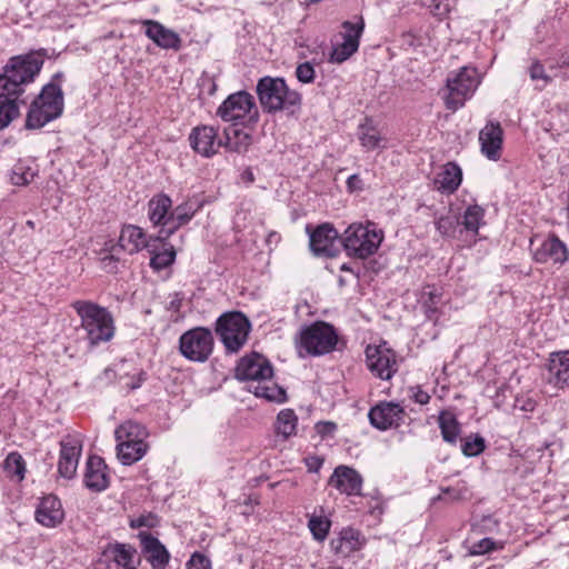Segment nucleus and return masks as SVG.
Listing matches in <instances>:
<instances>
[{
    "mask_svg": "<svg viewBox=\"0 0 569 569\" xmlns=\"http://www.w3.org/2000/svg\"><path fill=\"white\" fill-rule=\"evenodd\" d=\"M43 66L37 53L14 56L0 73V130L19 116L18 100L26 86L34 81Z\"/></svg>",
    "mask_w": 569,
    "mask_h": 569,
    "instance_id": "obj_1",
    "label": "nucleus"
},
{
    "mask_svg": "<svg viewBox=\"0 0 569 569\" xmlns=\"http://www.w3.org/2000/svg\"><path fill=\"white\" fill-rule=\"evenodd\" d=\"M71 307L80 318V328L84 331V339L90 347H97L113 338L114 320L107 308L89 300L73 301Z\"/></svg>",
    "mask_w": 569,
    "mask_h": 569,
    "instance_id": "obj_2",
    "label": "nucleus"
},
{
    "mask_svg": "<svg viewBox=\"0 0 569 569\" xmlns=\"http://www.w3.org/2000/svg\"><path fill=\"white\" fill-rule=\"evenodd\" d=\"M257 93L262 108L268 112L286 111L293 114L301 106V94L291 90L281 78L260 79Z\"/></svg>",
    "mask_w": 569,
    "mask_h": 569,
    "instance_id": "obj_3",
    "label": "nucleus"
},
{
    "mask_svg": "<svg viewBox=\"0 0 569 569\" xmlns=\"http://www.w3.org/2000/svg\"><path fill=\"white\" fill-rule=\"evenodd\" d=\"M385 238L375 222L350 224L341 236V244L349 257L367 259L373 256Z\"/></svg>",
    "mask_w": 569,
    "mask_h": 569,
    "instance_id": "obj_4",
    "label": "nucleus"
},
{
    "mask_svg": "<svg viewBox=\"0 0 569 569\" xmlns=\"http://www.w3.org/2000/svg\"><path fill=\"white\" fill-rule=\"evenodd\" d=\"M117 457L123 466H131L141 460L149 450V432L137 421L127 420L114 431Z\"/></svg>",
    "mask_w": 569,
    "mask_h": 569,
    "instance_id": "obj_5",
    "label": "nucleus"
},
{
    "mask_svg": "<svg viewBox=\"0 0 569 569\" xmlns=\"http://www.w3.org/2000/svg\"><path fill=\"white\" fill-rule=\"evenodd\" d=\"M63 111V93L58 83L53 81L46 84L36 98L27 114L26 127L40 129L50 121L59 118Z\"/></svg>",
    "mask_w": 569,
    "mask_h": 569,
    "instance_id": "obj_6",
    "label": "nucleus"
},
{
    "mask_svg": "<svg viewBox=\"0 0 569 569\" xmlns=\"http://www.w3.org/2000/svg\"><path fill=\"white\" fill-rule=\"evenodd\" d=\"M250 329L249 319L240 311L226 312L218 318L216 323V331L230 352H237L243 347Z\"/></svg>",
    "mask_w": 569,
    "mask_h": 569,
    "instance_id": "obj_7",
    "label": "nucleus"
},
{
    "mask_svg": "<svg viewBox=\"0 0 569 569\" xmlns=\"http://www.w3.org/2000/svg\"><path fill=\"white\" fill-rule=\"evenodd\" d=\"M480 83V77L476 68L462 67L458 72L447 78L448 94L446 107L457 111L470 99Z\"/></svg>",
    "mask_w": 569,
    "mask_h": 569,
    "instance_id": "obj_8",
    "label": "nucleus"
},
{
    "mask_svg": "<svg viewBox=\"0 0 569 569\" xmlns=\"http://www.w3.org/2000/svg\"><path fill=\"white\" fill-rule=\"evenodd\" d=\"M216 113L222 121L234 124L254 122L258 118L254 99L247 91L229 94L218 107Z\"/></svg>",
    "mask_w": 569,
    "mask_h": 569,
    "instance_id": "obj_9",
    "label": "nucleus"
},
{
    "mask_svg": "<svg viewBox=\"0 0 569 569\" xmlns=\"http://www.w3.org/2000/svg\"><path fill=\"white\" fill-rule=\"evenodd\" d=\"M338 342L335 328L323 321H317L300 332V350L309 356H322L331 352Z\"/></svg>",
    "mask_w": 569,
    "mask_h": 569,
    "instance_id": "obj_10",
    "label": "nucleus"
},
{
    "mask_svg": "<svg viewBox=\"0 0 569 569\" xmlns=\"http://www.w3.org/2000/svg\"><path fill=\"white\" fill-rule=\"evenodd\" d=\"M212 332L204 327H196L180 336V353L193 362H206L213 351Z\"/></svg>",
    "mask_w": 569,
    "mask_h": 569,
    "instance_id": "obj_11",
    "label": "nucleus"
},
{
    "mask_svg": "<svg viewBox=\"0 0 569 569\" xmlns=\"http://www.w3.org/2000/svg\"><path fill=\"white\" fill-rule=\"evenodd\" d=\"M366 362L370 372L381 380H390L398 371L397 356L387 342L367 346Z\"/></svg>",
    "mask_w": 569,
    "mask_h": 569,
    "instance_id": "obj_12",
    "label": "nucleus"
},
{
    "mask_svg": "<svg viewBox=\"0 0 569 569\" xmlns=\"http://www.w3.org/2000/svg\"><path fill=\"white\" fill-rule=\"evenodd\" d=\"M236 378L248 382L247 387L266 378H273V368L269 360L259 353L242 357L236 367Z\"/></svg>",
    "mask_w": 569,
    "mask_h": 569,
    "instance_id": "obj_13",
    "label": "nucleus"
},
{
    "mask_svg": "<svg viewBox=\"0 0 569 569\" xmlns=\"http://www.w3.org/2000/svg\"><path fill=\"white\" fill-rule=\"evenodd\" d=\"M218 128L209 124H200L192 128L189 134V143L192 150L203 158L217 154L223 146V139L219 137Z\"/></svg>",
    "mask_w": 569,
    "mask_h": 569,
    "instance_id": "obj_14",
    "label": "nucleus"
},
{
    "mask_svg": "<svg viewBox=\"0 0 569 569\" xmlns=\"http://www.w3.org/2000/svg\"><path fill=\"white\" fill-rule=\"evenodd\" d=\"M403 407L393 401H380L368 413L372 427L386 431L399 427L405 419Z\"/></svg>",
    "mask_w": 569,
    "mask_h": 569,
    "instance_id": "obj_15",
    "label": "nucleus"
},
{
    "mask_svg": "<svg viewBox=\"0 0 569 569\" xmlns=\"http://www.w3.org/2000/svg\"><path fill=\"white\" fill-rule=\"evenodd\" d=\"M309 232L310 249L317 256L335 257L339 251L341 238L338 231L329 223L318 226L315 230Z\"/></svg>",
    "mask_w": 569,
    "mask_h": 569,
    "instance_id": "obj_16",
    "label": "nucleus"
},
{
    "mask_svg": "<svg viewBox=\"0 0 569 569\" xmlns=\"http://www.w3.org/2000/svg\"><path fill=\"white\" fill-rule=\"evenodd\" d=\"M81 451L82 442L78 437L68 435L61 439L58 461V472L61 477L66 479L74 477Z\"/></svg>",
    "mask_w": 569,
    "mask_h": 569,
    "instance_id": "obj_17",
    "label": "nucleus"
},
{
    "mask_svg": "<svg viewBox=\"0 0 569 569\" xmlns=\"http://www.w3.org/2000/svg\"><path fill=\"white\" fill-rule=\"evenodd\" d=\"M342 28V42L337 43L330 54V60L337 63L345 62L358 50L360 37L363 31V22L352 23L345 21Z\"/></svg>",
    "mask_w": 569,
    "mask_h": 569,
    "instance_id": "obj_18",
    "label": "nucleus"
},
{
    "mask_svg": "<svg viewBox=\"0 0 569 569\" xmlns=\"http://www.w3.org/2000/svg\"><path fill=\"white\" fill-rule=\"evenodd\" d=\"M141 552L152 569H167L170 553L166 546L148 530L138 533Z\"/></svg>",
    "mask_w": 569,
    "mask_h": 569,
    "instance_id": "obj_19",
    "label": "nucleus"
},
{
    "mask_svg": "<svg viewBox=\"0 0 569 569\" xmlns=\"http://www.w3.org/2000/svg\"><path fill=\"white\" fill-rule=\"evenodd\" d=\"M479 144L481 153L491 161L501 158L503 144V129L499 122L488 121L479 131Z\"/></svg>",
    "mask_w": 569,
    "mask_h": 569,
    "instance_id": "obj_20",
    "label": "nucleus"
},
{
    "mask_svg": "<svg viewBox=\"0 0 569 569\" xmlns=\"http://www.w3.org/2000/svg\"><path fill=\"white\" fill-rule=\"evenodd\" d=\"M532 259L538 263L551 261L556 264H563L569 259V250L565 242L556 234H551L532 250Z\"/></svg>",
    "mask_w": 569,
    "mask_h": 569,
    "instance_id": "obj_21",
    "label": "nucleus"
},
{
    "mask_svg": "<svg viewBox=\"0 0 569 569\" xmlns=\"http://www.w3.org/2000/svg\"><path fill=\"white\" fill-rule=\"evenodd\" d=\"M362 481L360 473L347 466H338L329 478V485L347 496H359Z\"/></svg>",
    "mask_w": 569,
    "mask_h": 569,
    "instance_id": "obj_22",
    "label": "nucleus"
},
{
    "mask_svg": "<svg viewBox=\"0 0 569 569\" xmlns=\"http://www.w3.org/2000/svg\"><path fill=\"white\" fill-rule=\"evenodd\" d=\"M172 207V201L169 196L166 193H159L153 196L149 202H148V217L150 221L154 226H160L161 230L159 231V236L157 239L159 240H166L167 238H163L166 234V231L168 230L170 226V209Z\"/></svg>",
    "mask_w": 569,
    "mask_h": 569,
    "instance_id": "obj_23",
    "label": "nucleus"
},
{
    "mask_svg": "<svg viewBox=\"0 0 569 569\" xmlns=\"http://www.w3.org/2000/svg\"><path fill=\"white\" fill-rule=\"evenodd\" d=\"M153 241L160 240L148 238L143 229L138 226L126 224L120 231L118 244L126 252L133 254L143 249L151 248Z\"/></svg>",
    "mask_w": 569,
    "mask_h": 569,
    "instance_id": "obj_24",
    "label": "nucleus"
},
{
    "mask_svg": "<svg viewBox=\"0 0 569 569\" xmlns=\"http://www.w3.org/2000/svg\"><path fill=\"white\" fill-rule=\"evenodd\" d=\"M103 557L121 569H138L141 562L137 549L129 543H109Z\"/></svg>",
    "mask_w": 569,
    "mask_h": 569,
    "instance_id": "obj_25",
    "label": "nucleus"
},
{
    "mask_svg": "<svg viewBox=\"0 0 569 569\" xmlns=\"http://www.w3.org/2000/svg\"><path fill=\"white\" fill-rule=\"evenodd\" d=\"M146 26V36L152 40L159 48L166 50H174L178 51L181 48V38L180 36L171 30L166 28L162 23L156 20H146L143 21Z\"/></svg>",
    "mask_w": 569,
    "mask_h": 569,
    "instance_id": "obj_26",
    "label": "nucleus"
},
{
    "mask_svg": "<svg viewBox=\"0 0 569 569\" xmlns=\"http://www.w3.org/2000/svg\"><path fill=\"white\" fill-rule=\"evenodd\" d=\"M64 512L58 497L44 496L36 510V520L43 527L54 528L63 521Z\"/></svg>",
    "mask_w": 569,
    "mask_h": 569,
    "instance_id": "obj_27",
    "label": "nucleus"
},
{
    "mask_svg": "<svg viewBox=\"0 0 569 569\" xmlns=\"http://www.w3.org/2000/svg\"><path fill=\"white\" fill-rule=\"evenodd\" d=\"M84 485L92 491H103L109 486L107 465L98 456H90L86 463Z\"/></svg>",
    "mask_w": 569,
    "mask_h": 569,
    "instance_id": "obj_28",
    "label": "nucleus"
},
{
    "mask_svg": "<svg viewBox=\"0 0 569 569\" xmlns=\"http://www.w3.org/2000/svg\"><path fill=\"white\" fill-rule=\"evenodd\" d=\"M418 303L427 319L436 323L439 319L440 309L443 305L442 288L436 284L423 286L418 296Z\"/></svg>",
    "mask_w": 569,
    "mask_h": 569,
    "instance_id": "obj_29",
    "label": "nucleus"
},
{
    "mask_svg": "<svg viewBox=\"0 0 569 569\" xmlns=\"http://www.w3.org/2000/svg\"><path fill=\"white\" fill-rule=\"evenodd\" d=\"M548 381L558 388L569 386V351L550 353L548 361Z\"/></svg>",
    "mask_w": 569,
    "mask_h": 569,
    "instance_id": "obj_30",
    "label": "nucleus"
},
{
    "mask_svg": "<svg viewBox=\"0 0 569 569\" xmlns=\"http://www.w3.org/2000/svg\"><path fill=\"white\" fill-rule=\"evenodd\" d=\"M462 181L461 168L455 162L446 163L441 171L437 173L433 184L435 189L442 194L453 193Z\"/></svg>",
    "mask_w": 569,
    "mask_h": 569,
    "instance_id": "obj_31",
    "label": "nucleus"
},
{
    "mask_svg": "<svg viewBox=\"0 0 569 569\" xmlns=\"http://www.w3.org/2000/svg\"><path fill=\"white\" fill-rule=\"evenodd\" d=\"M362 545L363 540L361 538V533L352 528L342 529L339 536L333 538L330 542L331 549L335 553L343 557L361 549Z\"/></svg>",
    "mask_w": 569,
    "mask_h": 569,
    "instance_id": "obj_32",
    "label": "nucleus"
},
{
    "mask_svg": "<svg viewBox=\"0 0 569 569\" xmlns=\"http://www.w3.org/2000/svg\"><path fill=\"white\" fill-rule=\"evenodd\" d=\"M358 139L361 147L371 151L378 148H386L387 139L381 134L378 126L371 118H366L358 127Z\"/></svg>",
    "mask_w": 569,
    "mask_h": 569,
    "instance_id": "obj_33",
    "label": "nucleus"
},
{
    "mask_svg": "<svg viewBox=\"0 0 569 569\" xmlns=\"http://www.w3.org/2000/svg\"><path fill=\"white\" fill-rule=\"evenodd\" d=\"M258 398H263L271 402L282 403L287 400L286 390L277 385L272 378H266L260 382L247 387Z\"/></svg>",
    "mask_w": 569,
    "mask_h": 569,
    "instance_id": "obj_34",
    "label": "nucleus"
},
{
    "mask_svg": "<svg viewBox=\"0 0 569 569\" xmlns=\"http://www.w3.org/2000/svg\"><path fill=\"white\" fill-rule=\"evenodd\" d=\"M222 139V147L237 153L246 152L252 142L251 136L238 128L226 129Z\"/></svg>",
    "mask_w": 569,
    "mask_h": 569,
    "instance_id": "obj_35",
    "label": "nucleus"
},
{
    "mask_svg": "<svg viewBox=\"0 0 569 569\" xmlns=\"http://www.w3.org/2000/svg\"><path fill=\"white\" fill-rule=\"evenodd\" d=\"M157 241L152 242V247L148 248V251L151 254L150 258V267L153 270H162L171 266L176 260V251L173 246H167V243H162V249L158 250L156 244Z\"/></svg>",
    "mask_w": 569,
    "mask_h": 569,
    "instance_id": "obj_36",
    "label": "nucleus"
},
{
    "mask_svg": "<svg viewBox=\"0 0 569 569\" xmlns=\"http://www.w3.org/2000/svg\"><path fill=\"white\" fill-rule=\"evenodd\" d=\"M438 423L442 439L450 445H455L461 431L456 416L450 411H441Z\"/></svg>",
    "mask_w": 569,
    "mask_h": 569,
    "instance_id": "obj_37",
    "label": "nucleus"
},
{
    "mask_svg": "<svg viewBox=\"0 0 569 569\" xmlns=\"http://www.w3.org/2000/svg\"><path fill=\"white\" fill-rule=\"evenodd\" d=\"M298 417L292 409H282L274 423L276 433L282 439H288L296 435Z\"/></svg>",
    "mask_w": 569,
    "mask_h": 569,
    "instance_id": "obj_38",
    "label": "nucleus"
},
{
    "mask_svg": "<svg viewBox=\"0 0 569 569\" xmlns=\"http://www.w3.org/2000/svg\"><path fill=\"white\" fill-rule=\"evenodd\" d=\"M194 214V209L188 202L177 206L170 213V226L163 238H169L178 228L188 223Z\"/></svg>",
    "mask_w": 569,
    "mask_h": 569,
    "instance_id": "obj_39",
    "label": "nucleus"
},
{
    "mask_svg": "<svg viewBox=\"0 0 569 569\" xmlns=\"http://www.w3.org/2000/svg\"><path fill=\"white\" fill-rule=\"evenodd\" d=\"M331 527L330 519L323 515V509L320 508L319 513L315 511L309 516L308 528L317 541H325Z\"/></svg>",
    "mask_w": 569,
    "mask_h": 569,
    "instance_id": "obj_40",
    "label": "nucleus"
},
{
    "mask_svg": "<svg viewBox=\"0 0 569 569\" xmlns=\"http://www.w3.org/2000/svg\"><path fill=\"white\" fill-rule=\"evenodd\" d=\"M483 218L485 209L479 204H471L463 211L461 224L467 231L477 234L480 226L485 223Z\"/></svg>",
    "mask_w": 569,
    "mask_h": 569,
    "instance_id": "obj_41",
    "label": "nucleus"
},
{
    "mask_svg": "<svg viewBox=\"0 0 569 569\" xmlns=\"http://www.w3.org/2000/svg\"><path fill=\"white\" fill-rule=\"evenodd\" d=\"M37 173L38 170L33 166L18 162L12 169L11 181L16 186H26L33 181Z\"/></svg>",
    "mask_w": 569,
    "mask_h": 569,
    "instance_id": "obj_42",
    "label": "nucleus"
},
{
    "mask_svg": "<svg viewBox=\"0 0 569 569\" xmlns=\"http://www.w3.org/2000/svg\"><path fill=\"white\" fill-rule=\"evenodd\" d=\"M4 470L10 477L21 481L26 473V462L22 456L18 452L9 453L4 460Z\"/></svg>",
    "mask_w": 569,
    "mask_h": 569,
    "instance_id": "obj_43",
    "label": "nucleus"
},
{
    "mask_svg": "<svg viewBox=\"0 0 569 569\" xmlns=\"http://www.w3.org/2000/svg\"><path fill=\"white\" fill-rule=\"evenodd\" d=\"M469 493L468 485L465 480L457 481L453 486L441 488V495L438 499H446L448 501H459L466 499Z\"/></svg>",
    "mask_w": 569,
    "mask_h": 569,
    "instance_id": "obj_44",
    "label": "nucleus"
},
{
    "mask_svg": "<svg viewBox=\"0 0 569 569\" xmlns=\"http://www.w3.org/2000/svg\"><path fill=\"white\" fill-rule=\"evenodd\" d=\"M486 448L485 439L479 436H469L462 440L461 450L467 457H476Z\"/></svg>",
    "mask_w": 569,
    "mask_h": 569,
    "instance_id": "obj_45",
    "label": "nucleus"
},
{
    "mask_svg": "<svg viewBox=\"0 0 569 569\" xmlns=\"http://www.w3.org/2000/svg\"><path fill=\"white\" fill-rule=\"evenodd\" d=\"M529 77L532 81L538 82L537 88L543 89L551 82V77L546 72L543 64L539 60H533L528 69Z\"/></svg>",
    "mask_w": 569,
    "mask_h": 569,
    "instance_id": "obj_46",
    "label": "nucleus"
},
{
    "mask_svg": "<svg viewBox=\"0 0 569 569\" xmlns=\"http://www.w3.org/2000/svg\"><path fill=\"white\" fill-rule=\"evenodd\" d=\"M453 3L455 0H422V4L427 7L433 16L440 18L451 11Z\"/></svg>",
    "mask_w": 569,
    "mask_h": 569,
    "instance_id": "obj_47",
    "label": "nucleus"
},
{
    "mask_svg": "<svg viewBox=\"0 0 569 569\" xmlns=\"http://www.w3.org/2000/svg\"><path fill=\"white\" fill-rule=\"evenodd\" d=\"M199 97H212L218 89L216 79L212 74L203 71L198 79Z\"/></svg>",
    "mask_w": 569,
    "mask_h": 569,
    "instance_id": "obj_48",
    "label": "nucleus"
},
{
    "mask_svg": "<svg viewBox=\"0 0 569 569\" xmlns=\"http://www.w3.org/2000/svg\"><path fill=\"white\" fill-rule=\"evenodd\" d=\"M458 223L459 220L456 217L442 216L436 220V228L442 236L452 237Z\"/></svg>",
    "mask_w": 569,
    "mask_h": 569,
    "instance_id": "obj_49",
    "label": "nucleus"
},
{
    "mask_svg": "<svg viewBox=\"0 0 569 569\" xmlns=\"http://www.w3.org/2000/svg\"><path fill=\"white\" fill-rule=\"evenodd\" d=\"M498 548H501L493 539L491 538H483L479 540L478 542H475L471 548L470 552L471 555H485L492 550H496Z\"/></svg>",
    "mask_w": 569,
    "mask_h": 569,
    "instance_id": "obj_50",
    "label": "nucleus"
},
{
    "mask_svg": "<svg viewBox=\"0 0 569 569\" xmlns=\"http://www.w3.org/2000/svg\"><path fill=\"white\" fill-rule=\"evenodd\" d=\"M315 74V68L310 62L299 63L296 68V77L302 83H311Z\"/></svg>",
    "mask_w": 569,
    "mask_h": 569,
    "instance_id": "obj_51",
    "label": "nucleus"
},
{
    "mask_svg": "<svg viewBox=\"0 0 569 569\" xmlns=\"http://www.w3.org/2000/svg\"><path fill=\"white\" fill-rule=\"evenodd\" d=\"M129 525L132 529H138V528L150 529L158 525V518L152 513L141 515L137 518L131 519Z\"/></svg>",
    "mask_w": 569,
    "mask_h": 569,
    "instance_id": "obj_52",
    "label": "nucleus"
},
{
    "mask_svg": "<svg viewBox=\"0 0 569 569\" xmlns=\"http://www.w3.org/2000/svg\"><path fill=\"white\" fill-rule=\"evenodd\" d=\"M187 569H211V562L204 555L196 552L187 562Z\"/></svg>",
    "mask_w": 569,
    "mask_h": 569,
    "instance_id": "obj_53",
    "label": "nucleus"
},
{
    "mask_svg": "<svg viewBox=\"0 0 569 569\" xmlns=\"http://www.w3.org/2000/svg\"><path fill=\"white\" fill-rule=\"evenodd\" d=\"M121 380H123V387H126L129 390H136L140 388L143 381L146 380V373L140 371L132 377H122Z\"/></svg>",
    "mask_w": 569,
    "mask_h": 569,
    "instance_id": "obj_54",
    "label": "nucleus"
},
{
    "mask_svg": "<svg viewBox=\"0 0 569 569\" xmlns=\"http://www.w3.org/2000/svg\"><path fill=\"white\" fill-rule=\"evenodd\" d=\"M411 398L419 405H427L430 401L429 393L423 391L420 387L411 388Z\"/></svg>",
    "mask_w": 569,
    "mask_h": 569,
    "instance_id": "obj_55",
    "label": "nucleus"
},
{
    "mask_svg": "<svg viewBox=\"0 0 569 569\" xmlns=\"http://www.w3.org/2000/svg\"><path fill=\"white\" fill-rule=\"evenodd\" d=\"M347 187L350 191L362 190V188H363L362 179L358 174H352L347 180Z\"/></svg>",
    "mask_w": 569,
    "mask_h": 569,
    "instance_id": "obj_56",
    "label": "nucleus"
},
{
    "mask_svg": "<svg viewBox=\"0 0 569 569\" xmlns=\"http://www.w3.org/2000/svg\"><path fill=\"white\" fill-rule=\"evenodd\" d=\"M557 67H559V68L569 67V44L561 52V54L557 61Z\"/></svg>",
    "mask_w": 569,
    "mask_h": 569,
    "instance_id": "obj_57",
    "label": "nucleus"
},
{
    "mask_svg": "<svg viewBox=\"0 0 569 569\" xmlns=\"http://www.w3.org/2000/svg\"><path fill=\"white\" fill-rule=\"evenodd\" d=\"M101 262L104 269L113 271V269L116 268L117 260L114 259L113 254H108L101 259Z\"/></svg>",
    "mask_w": 569,
    "mask_h": 569,
    "instance_id": "obj_58",
    "label": "nucleus"
},
{
    "mask_svg": "<svg viewBox=\"0 0 569 569\" xmlns=\"http://www.w3.org/2000/svg\"><path fill=\"white\" fill-rule=\"evenodd\" d=\"M402 44H408L410 47L417 46V37L411 31L403 33Z\"/></svg>",
    "mask_w": 569,
    "mask_h": 569,
    "instance_id": "obj_59",
    "label": "nucleus"
},
{
    "mask_svg": "<svg viewBox=\"0 0 569 569\" xmlns=\"http://www.w3.org/2000/svg\"><path fill=\"white\" fill-rule=\"evenodd\" d=\"M181 307V299L178 297V295L174 296V298L169 302V310L172 311H179Z\"/></svg>",
    "mask_w": 569,
    "mask_h": 569,
    "instance_id": "obj_60",
    "label": "nucleus"
},
{
    "mask_svg": "<svg viewBox=\"0 0 569 569\" xmlns=\"http://www.w3.org/2000/svg\"><path fill=\"white\" fill-rule=\"evenodd\" d=\"M62 78H63V73L58 72V73H56V74L53 76V79H52V80H53V81H54V80H59V81H60Z\"/></svg>",
    "mask_w": 569,
    "mask_h": 569,
    "instance_id": "obj_61",
    "label": "nucleus"
},
{
    "mask_svg": "<svg viewBox=\"0 0 569 569\" xmlns=\"http://www.w3.org/2000/svg\"><path fill=\"white\" fill-rule=\"evenodd\" d=\"M528 408L532 409V403H531V402H528V405H526V406L523 407V409H525V410H527Z\"/></svg>",
    "mask_w": 569,
    "mask_h": 569,
    "instance_id": "obj_62",
    "label": "nucleus"
},
{
    "mask_svg": "<svg viewBox=\"0 0 569 569\" xmlns=\"http://www.w3.org/2000/svg\"><path fill=\"white\" fill-rule=\"evenodd\" d=\"M316 463H317V466H316L315 470H317L318 468H320L321 462L316 461Z\"/></svg>",
    "mask_w": 569,
    "mask_h": 569,
    "instance_id": "obj_63",
    "label": "nucleus"
},
{
    "mask_svg": "<svg viewBox=\"0 0 569 569\" xmlns=\"http://www.w3.org/2000/svg\"><path fill=\"white\" fill-rule=\"evenodd\" d=\"M568 210H569V206H568Z\"/></svg>",
    "mask_w": 569,
    "mask_h": 569,
    "instance_id": "obj_64",
    "label": "nucleus"
}]
</instances>
